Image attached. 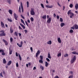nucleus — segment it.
Instances as JSON below:
<instances>
[{
	"label": "nucleus",
	"mask_w": 78,
	"mask_h": 78,
	"mask_svg": "<svg viewBox=\"0 0 78 78\" xmlns=\"http://www.w3.org/2000/svg\"><path fill=\"white\" fill-rule=\"evenodd\" d=\"M0 33H2L0 34V36L2 37V36H6V34L5 33V31L3 30H1Z\"/></svg>",
	"instance_id": "obj_1"
},
{
	"label": "nucleus",
	"mask_w": 78,
	"mask_h": 78,
	"mask_svg": "<svg viewBox=\"0 0 78 78\" xmlns=\"http://www.w3.org/2000/svg\"><path fill=\"white\" fill-rule=\"evenodd\" d=\"M76 56L74 55L73 57V58L71 59V64H73L75 61H76Z\"/></svg>",
	"instance_id": "obj_2"
},
{
	"label": "nucleus",
	"mask_w": 78,
	"mask_h": 78,
	"mask_svg": "<svg viewBox=\"0 0 78 78\" xmlns=\"http://www.w3.org/2000/svg\"><path fill=\"white\" fill-rule=\"evenodd\" d=\"M30 14L31 16H34L35 15V13L34 11V9H31V10L30 11Z\"/></svg>",
	"instance_id": "obj_3"
},
{
	"label": "nucleus",
	"mask_w": 78,
	"mask_h": 78,
	"mask_svg": "<svg viewBox=\"0 0 78 78\" xmlns=\"http://www.w3.org/2000/svg\"><path fill=\"white\" fill-rule=\"evenodd\" d=\"M0 52H2V56H5V54L4 52V50L3 49H0Z\"/></svg>",
	"instance_id": "obj_4"
},
{
	"label": "nucleus",
	"mask_w": 78,
	"mask_h": 78,
	"mask_svg": "<svg viewBox=\"0 0 78 78\" xmlns=\"http://www.w3.org/2000/svg\"><path fill=\"white\" fill-rule=\"evenodd\" d=\"M23 44V41H22L20 42V44L17 43V45H18L19 47H22V44Z\"/></svg>",
	"instance_id": "obj_5"
},
{
	"label": "nucleus",
	"mask_w": 78,
	"mask_h": 78,
	"mask_svg": "<svg viewBox=\"0 0 78 78\" xmlns=\"http://www.w3.org/2000/svg\"><path fill=\"white\" fill-rule=\"evenodd\" d=\"M51 18H49L47 20V23H51Z\"/></svg>",
	"instance_id": "obj_6"
},
{
	"label": "nucleus",
	"mask_w": 78,
	"mask_h": 78,
	"mask_svg": "<svg viewBox=\"0 0 78 78\" xmlns=\"http://www.w3.org/2000/svg\"><path fill=\"white\" fill-rule=\"evenodd\" d=\"M2 41L3 42H4V43H5V45H8V42L6 41L5 40V39H3L2 40Z\"/></svg>",
	"instance_id": "obj_7"
},
{
	"label": "nucleus",
	"mask_w": 78,
	"mask_h": 78,
	"mask_svg": "<svg viewBox=\"0 0 78 78\" xmlns=\"http://www.w3.org/2000/svg\"><path fill=\"white\" fill-rule=\"evenodd\" d=\"M14 16L15 19L16 20H17V18L18 17V16H17L16 15V13L14 14Z\"/></svg>",
	"instance_id": "obj_8"
},
{
	"label": "nucleus",
	"mask_w": 78,
	"mask_h": 78,
	"mask_svg": "<svg viewBox=\"0 0 78 78\" xmlns=\"http://www.w3.org/2000/svg\"><path fill=\"white\" fill-rule=\"evenodd\" d=\"M1 25L2 26V28H5V25L4 24V23L2 22H1Z\"/></svg>",
	"instance_id": "obj_9"
},
{
	"label": "nucleus",
	"mask_w": 78,
	"mask_h": 78,
	"mask_svg": "<svg viewBox=\"0 0 78 78\" xmlns=\"http://www.w3.org/2000/svg\"><path fill=\"white\" fill-rule=\"evenodd\" d=\"M40 54V51L39 50H38L37 51V53H36V57H37V56H38V55H39Z\"/></svg>",
	"instance_id": "obj_10"
},
{
	"label": "nucleus",
	"mask_w": 78,
	"mask_h": 78,
	"mask_svg": "<svg viewBox=\"0 0 78 78\" xmlns=\"http://www.w3.org/2000/svg\"><path fill=\"white\" fill-rule=\"evenodd\" d=\"M21 7L22 12H23V5L22 2H21Z\"/></svg>",
	"instance_id": "obj_11"
},
{
	"label": "nucleus",
	"mask_w": 78,
	"mask_h": 78,
	"mask_svg": "<svg viewBox=\"0 0 78 78\" xmlns=\"http://www.w3.org/2000/svg\"><path fill=\"white\" fill-rule=\"evenodd\" d=\"M74 27H75V29L78 30V25H77L76 24H75L74 25Z\"/></svg>",
	"instance_id": "obj_12"
},
{
	"label": "nucleus",
	"mask_w": 78,
	"mask_h": 78,
	"mask_svg": "<svg viewBox=\"0 0 78 78\" xmlns=\"http://www.w3.org/2000/svg\"><path fill=\"white\" fill-rule=\"evenodd\" d=\"M69 17L70 18H72V17L74 16V14H73V13L71 12V14H70Z\"/></svg>",
	"instance_id": "obj_13"
},
{
	"label": "nucleus",
	"mask_w": 78,
	"mask_h": 78,
	"mask_svg": "<svg viewBox=\"0 0 78 78\" xmlns=\"http://www.w3.org/2000/svg\"><path fill=\"white\" fill-rule=\"evenodd\" d=\"M57 41L59 43H60V44L61 43V39L60 38L58 37V38Z\"/></svg>",
	"instance_id": "obj_14"
},
{
	"label": "nucleus",
	"mask_w": 78,
	"mask_h": 78,
	"mask_svg": "<svg viewBox=\"0 0 78 78\" xmlns=\"http://www.w3.org/2000/svg\"><path fill=\"white\" fill-rule=\"evenodd\" d=\"M46 7H47V8H53V5L50 6V5H46Z\"/></svg>",
	"instance_id": "obj_15"
},
{
	"label": "nucleus",
	"mask_w": 78,
	"mask_h": 78,
	"mask_svg": "<svg viewBox=\"0 0 78 78\" xmlns=\"http://www.w3.org/2000/svg\"><path fill=\"white\" fill-rule=\"evenodd\" d=\"M11 63H12L11 61H9L7 63V66H10L11 64Z\"/></svg>",
	"instance_id": "obj_16"
},
{
	"label": "nucleus",
	"mask_w": 78,
	"mask_h": 78,
	"mask_svg": "<svg viewBox=\"0 0 78 78\" xmlns=\"http://www.w3.org/2000/svg\"><path fill=\"white\" fill-rule=\"evenodd\" d=\"M12 52V50H11V49L10 48L9 49V55H11Z\"/></svg>",
	"instance_id": "obj_17"
},
{
	"label": "nucleus",
	"mask_w": 78,
	"mask_h": 78,
	"mask_svg": "<svg viewBox=\"0 0 78 78\" xmlns=\"http://www.w3.org/2000/svg\"><path fill=\"white\" fill-rule=\"evenodd\" d=\"M48 58H49V59H51V56H50V52L48 53Z\"/></svg>",
	"instance_id": "obj_18"
},
{
	"label": "nucleus",
	"mask_w": 78,
	"mask_h": 78,
	"mask_svg": "<svg viewBox=\"0 0 78 78\" xmlns=\"http://www.w3.org/2000/svg\"><path fill=\"white\" fill-rule=\"evenodd\" d=\"M42 18L43 19H44V20H45V19H46V18H47V16L46 15H44L42 17Z\"/></svg>",
	"instance_id": "obj_19"
},
{
	"label": "nucleus",
	"mask_w": 78,
	"mask_h": 78,
	"mask_svg": "<svg viewBox=\"0 0 78 78\" xmlns=\"http://www.w3.org/2000/svg\"><path fill=\"white\" fill-rule=\"evenodd\" d=\"M20 25L22 27V28H23V30H24V29H25V26H24V25H23L21 23H20Z\"/></svg>",
	"instance_id": "obj_20"
},
{
	"label": "nucleus",
	"mask_w": 78,
	"mask_h": 78,
	"mask_svg": "<svg viewBox=\"0 0 78 78\" xmlns=\"http://www.w3.org/2000/svg\"><path fill=\"white\" fill-rule=\"evenodd\" d=\"M72 53L73 54V55H78V53H77V52L75 51L72 52Z\"/></svg>",
	"instance_id": "obj_21"
},
{
	"label": "nucleus",
	"mask_w": 78,
	"mask_h": 78,
	"mask_svg": "<svg viewBox=\"0 0 78 78\" xmlns=\"http://www.w3.org/2000/svg\"><path fill=\"white\" fill-rule=\"evenodd\" d=\"M65 25V23H61L60 26L61 27H63V26H64Z\"/></svg>",
	"instance_id": "obj_22"
},
{
	"label": "nucleus",
	"mask_w": 78,
	"mask_h": 78,
	"mask_svg": "<svg viewBox=\"0 0 78 78\" xmlns=\"http://www.w3.org/2000/svg\"><path fill=\"white\" fill-rule=\"evenodd\" d=\"M10 33H13V31H14V30L12 28H11V27L10 28Z\"/></svg>",
	"instance_id": "obj_23"
},
{
	"label": "nucleus",
	"mask_w": 78,
	"mask_h": 78,
	"mask_svg": "<svg viewBox=\"0 0 78 78\" xmlns=\"http://www.w3.org/2000/svg\"><path fill=\"white\" fill-rule=\"evenodd\" d=\"M9 12L10 14H12V11L11 9H9Z\"/></svg>",
	"instance_id": "obj_24"
},
{
	"label": "nucleus",
	"mask_w": 78,
	"mask_h": 78,
	"mask_svg": "<svg viewBox=\"0 0 78 78\" xmlns=\"http://www.w3.org/2000/svg\"><path fill=\"white\" fill-rule=\"evenodd\" d=\"M75 8L76 9H78V3H76V5H75Z\"/></svg>",
	"instance_id": "obj_25"
},
{
	"label": "nucleus",
	"mask_w": 78,
	"mask_h": 78,
	"mask_svg": "<svg viewBox=\"0 0 78 78\" xmlns=\"http://www.w3.org/2000/svg\"><path fill=\"white\" fill-rule=\"evenodd\" d=\"M7 2L9 4V5H11V0H7Z\"/></svg>",
	"instance_id": "obj_26"
},
{
	"label": "nucleus",
	"mask_w": 78,
	"mask_h": 78,
	"mask_svg": "<svg viewBox=\"0 0 78 78\" xmlns=\"http://www.w3.org/2000/svg\"><path fill=\"white\" fill-rule=\"evenodd\" d=\"M14 34L15 36H18V33L16 31L14 33Z\"/></svg>",
	"instance_id": "obj_27"
},
{
	"label": "nucleus",
	"mask_w": 78,
	"mask_h": 78,
	"mask_svg": "<svg viewBox=\"0 0 78 78\" xmlns=\"http://www.w3.org/2000/svg\"><path fill=\"white\" fill-rule=\"evenodd\" d=\"M21 22L22 23H23V24H24V25H25V22H24V21H23V20L21 19Z\"/></svg>",
	"instance_id": "obj_28"
},
{
	"label": "nucleus",
	"mask_w": 78,
	"mask_h": 78,
	"mask_svg": "<svg viewBox=\"0 0 78 78\" xmlns=\"http://www.w3.org/2000/svg\"><path fill=\"white\" fill-rule=\"evenodd\" d=\"M48 63L46 61L45 62V66L46 67H48Z\"/></svg>",
	"instance_id": "obj_29"
},
{
	"label": "nucleus",
	"mask_w": 78,
	"mask_h": 78,
	"mask_svg": "<svg viewBox=\"0 0 78 78\" xmlns=\"http://www.w3.org/2000/svg\"><path fill=\"white\" fill-rule=\"evenodd\" d=\"M8 21L10 22H12V20L11 19H10L9 18L7 19Z\"/></svg>",
	"instance_id": "obj_30"
},
{
	"label": "nucleus",
	"mask_w": 78,
	"mask_h": 78,
	"mask_svg": "<svg viewBox=\"0 0 78 78\" xmlns=\"http://www.w3.org/2000/svg\"><path fill=\"white\" fill-rule=\"evenodd\" d=\"M47 44H51V41H48L47 43Z\"/></svg>",
	"instance_id": "obj_31"
},
{
	"label": "nucleus",
	"mask_w": 78,
	"mask_h": 78,
	"mask_svg": "<svg viewBox=\"0 0 78 78\" xmlns=\"http://www.w3.org/2000/svg\"><path fill=\"white\" fill-rule=\"evenodd\" d=\"M3 62L4 64H6V60L5 59H4L3 60Z\"/></svg>",
	"instance_id": "obj_32"
},
{
	"label": "nucleus",
	"mask_w": 78,
	"mask_h": 78,
	"mask_svg": "<svg viewBox=\"0 0 78 78\" xmlns=\"http://www.w3.org/2000/svg\"><path fill=\"white\" fill-rule=\"evenodd\" d=\"M71 12V10H69L67 13L68 14V15H69V14H71V13H72V12Z\"/></svg>",
	"instance_id": "obj_33"
},
{
	"label": "nucleus",
	"mask_w": 78,
	"mask_h": 78,
	"mask_svg": "<svg viewBox=\"0 0 78 78\" xmlns=\"http://www.w3.org/2000/svg\"><path fill=\"white\" fill-rule=\"evenodd\" d=\"M19 12H21V8H20V5L19 9Z\"/></svg>",
	"instance_id": "obj_34"
},
{
	"label": "nucleus",
	"mask_w": 78,
	"mask_h": 78,
	"mask_svg": "<svg viewBox=\"0 0 78 78\" xmlns=\"http://www.w3.org/2000/svg\"><path fill=\"white\" fill-rule=\"evenodd\" d=\"M61 56V52L59 53L57 55V56L58 57H59V56Z\"/></svg>",
	"instance_id": "obj_35"
},
{
	"label": "nucleus",
	"mask_w": 78,
	"mask_h": 78,
	"mask_svg": "<svg viewBox=\"0 0 78 78\" xmlns=\"http://www.w3.org/2000/svg\"><path fill=\"white\" fill-rule=\"evenodd\" d=\"M39 62L40 63H41V64L43 63V61H42V60L41 59L40 60H39Z\"/></svg>",
	"instance_id": "obj_36"
},
{
	"label": "nucleus",
	"mask_w": 78,
	"mask_h": 78,
	"mask_svg": "<svg viewBox=\"0 0 78 78\" xmlns=\"http://www.w3.org/2000/svg\"><path fill=\"white\" fill-rule=\"evenodd\" d=\"M19 56L20 60V61H21L22 60V58H21V56H20V54H19Z\"/></svg>",
	"instance_id": "obj_37"
},
{
	"label": "nucleus",
	"mask_w": 78,
	"mask_h": 78,
	"mask_svg": "<svg viewBox=\"0 0 78 78\" xmlns=\"http://www.w3.org/2000/svg\"><path fill=\"white\" fill-rule=\"evenodd\" d=\"M69 33H72L73 32V30L72 29H71L69 31Z\"/></svg>",
	"instance_id": "obj_38"
},
{
	"label": "nucleus",
	"mask_w": 78,
	"mask_h": 78,
	"mask_svg": "<svg viewBox=\"0 0 78 78\" xmlns=\"http://www.w3.org/2000/svg\"><path fill=\"white\" fill-rule=\"evenodd\" d=\"M27 8H28V7H29V2H28V1L27 2Z\"/></svg>",
	"instance_id": "obj_39"
},
{
	"label": "nucleus",
	"mask_w": 78,
	"mask_h": 78,
	"mask_svg": "<svg viewBox=\"0 0 78 78\" xmlns=\"http://www.w3.org/2000/svg\"><path fill=\"white\" fill-rule=\"evenodd\" d=\"M12 41H13V39H12V37H10V42H12Z\"/></svg>",
	"instance_id": "obj_40"
},
{
	"label": "nucleus",
	"mask_w": 78,
	"mask_h": 78,
	"mask_svg": "<svg viewBox=\"0 0 78 78\" xmlns=\"http://www.w3.org/2000/svg\"><path fill=\"white\" fill-rule=\"evenodd\" d=\"M73 4H70L69 5V7H70L71 8H73Z\"/></svg>",
	"instance_id": "obj_41"
},
{
	"label": "nucleus",
	"mask_w": 78,
	"mask_h": 78,
	"mask_svg": "<svg viewBox=\"0 0 78 78\" xmlns=\"http://www.w3.org/2000/svg\"><path fill=\"white\" fill-rule=\"evenodd\" d=\"M68 56H69V55L67 54H66L64 55V57H68Z\"/></svg>",
	"instance_id": "obj_42"
},
{
	"label": "nucleus",
	"mask_w": 78,
	"mask_h": 78,
	"mask_svg": "<svg viewBox=\"0 0 78 78\" xmlns=\"http://www.w3.org/2000/svg\"><path fill=\"white\" fill-rule=\"evenodd\" d=\"M46 60H47V61H48V62H50V59L48 58H46Z\"/></svg>",
	"instance_id": "obj_43"
},
{
	"label": "nucleus",
	"mask_w": 78,
	"mask_h": 78,
	"mask_svg": "<svg viewBox=\"0 0 78 78\" xmlns=\"http://www.w3.org/2000/svg\"><path fill=\"white\" fill-rule=\"evenodd\" d=\"M60 20L61 22H63V20H62V18H60Z\"/></svg>",
	"instance_id": "obj_44"
},
{
	"label": "nucleus",
	"mask_w": 78,
	"mask_h": 78,
	"mask_svg": "<svg viewBox=\"0 0 78 78\" xmlns=\"http://www.w3.org/2000/svg\"><path fill=\"white\" fill-rule=\"evenodd\" d=\"M40 68H41V69H42V70H44V67L42 66H40Z\"/></svg>",
	"instance_id": "obj_45"
},
{
	"label": "nucleus",
	"mask_w": 78,
	"mask_h": 78,
	"mask_svg": "<svg viewBox=\"0 0 78 78\" xmlns=\"http://www.w3.org/2000/svg\"><path fill=\"white\" fill-rule=\"evenodd\" d=\"M73 75H70V76L68 78H73Z\"/></svg>",
	"instance_id": "obj_46"
},
{
	"label": "nucleus",
	"mask_w": 78,
	"mask_h": 78,
	"mask_svg": "<svg viewBox=\"0 0 78 78\" xmlns=\"http://www.w3.org/2000/svg\"><path fill=\"white\" fill-rule=\"evenodd\" d=\"M30 19H31V22H33V21L34 20V19H33V18L31 17L30 18Z\"/></svg>",
	"instance_id": "obj_47"
},
{
	"label": "nucleus",
	"mask_w": 78,
	"mask_h": 78,
	"mask_svg": "<svg viewBox=\"0 0 78 78\" xmlns=\"http://www.w3.org/2000/svg\"><path fill=\"white\" fill-rule=\"evenodd\" d=\"M41 5L43 8H44V4H41Z\"/></svg>",
	"instance_id": "obj_48"
},
{
	"label": "nucleus",
	"mask_w": 78,
	"mask_h": 78,
	"mask_svg": "<svg viewBox=\"0 0 78 78\" xmlns=\"http://www.w3.org/2000/svg\"><path fill=\"white\" fill-rule=\"evenodd\" d=\"M40 59L41 60L43 59V56L42 55L40 56Z\"/></svg>",
	"instance_id": "obj_49"
},
{
	"label": "nucleus",
	"mask_w": 78,
	"mask_h": 78,
	"mask_svg": "<svg viewBox=\"0 0 78 78\" xmlns=\"http://www.w3.org/2000/svg\"><path fill=\"white\" fill-rule=\"evenodd\" d=\"M74 26H73L72 27L70 28L71 29H73V30H75V27H74Z\"/></svg>",
	"instance_id": "obj_50"
},
{
	"label": "nucleus",
	"mask_w": 78,
	"mask_h": 78,
	"mask_svg": "<svg viewBox=\"0 0 78 78\" xmlns=\"http://www.w3.org/2000/svg\"><path fill=\"white\" fill-rule=\"evenodd\" d=\"M25 22L26 24L27 25V27H28V22H27V21H25Z\"/></svg>",
	"instance_id": "obj_51"
},
{
	"label": "nucleus",
	"mask_w": 78,
	"mask_h": 78,
	"mask_svg": "<svg viewBox=\"0 0 78 78\" xmlns=\"http://www.w3.org/2000/svg\"><path fill=\"white\" fill-rule=\"evenodd\" d=\"M0 76H2V77H3V75H2V72H1V73H0Z\"/></svg>",
	"instance_id": "obj_52"
},
{
	"label": "nucleus",
	"mask_w": 78,
	"mask_h": 78,
	"mask_svg": "<svg viewBox=\"0 0 78 78\" xmlns=\"http://www.w3.org/2000/svg\"><path fill=\"white\" fill-rule=\"evenodd\" d=\"M21 17H22V18L23 19H25V17H24L22 15H21Z\"/></svg>",
	"instance_id": "obj_53"
},
{
	"label": "nucleus",
	"mask_w": 78,
	"mask_h": 78,
	"mask_svg": "<svg viewBox=\"0 0 78 78\" xmlns=\"http://www.w3.org/2000/svg\"><path fill=\"white\" fill-rule=\"evenodd\" d=\"M18 34L19 37L22 36V34L21 33H19Z\"/></svg>",
	"instance_id": "obj_54"
},
{
	"label": "nucleus",
	"mask_w": 78,
	"mask_h": 78,
	"mask_svg": "<svg viewBox=\"0 0 78 78\" xmlns=\"http://www.w3.org/2000/svg\"><path fill=\"white\" fill-rule=\"evenodd\" d=\"M16 66L17 67H19V64H18V63H16Z\"/></svg>",
	"instance_id": "obj_55"
},
{
	"label": "nucleus",
	"mask_w": 78,
	"mask_h": 78,
	"mask_svg": "<svg viewBox=\"0 0 78 78\" xmlns=\"http://www.w3.org/2000/svg\"><path fill=\"white\" fill-rule=\"evenodd\" d=\"M57 19H59V16H57Z\"/></svg>",
	"instance_id": "obj_56"
},
{
	"label": "nucleus",
	"mask_w": 78,
	"mask_h": 78,
	"mask_svg": "<svg viewBox=\"0 0 78 78\" xmlns=\"http://www.w3.org/2000/svg\"><path fill=\"white\" fill-rule=\"evenodd\" d=\"M69 73L70 74H71L72 75H73V72H72V71H70Z\"/></svg>",
	"instance_id": "obj_57"
},
{
	"label": "nucleus",
	"mask_w": 78,
	"mask_h": 78,
	"mask_svg": "<svg viewBox=\"0 0 78 78\" xmlns=\"http://www.w3.org/2000/svg\"><path fill=\"white\" fill-rule=\"evenodd\" d=\"M19 29H20V30H23L20 26H19Z\"/></svg>",
	"instance_id": "obj_58"
},
{
	"label": "nucleus",
	"mask_w": 78,
	"mask_h": 78,
	"mask_svg": "<svg viewBox=\"0 0 78 78\" xmlns=\"http://www.w3.org/2000/svg\"><path fill=\"white\" fill-rule=\"evenodd\" d=\"M16 56L17 57L18 56V54L17 53V52H16Z\"/></svg>",
	"instance_id": "obj_59"
},
{
	"label": "nucleus",
	"mask_w": 78,
	"mask_h": 78,
	"mask_svg": "<svg viewBox=\"0 0 78 78\" xmlns=\"http://www.w3.org/2000/svg\"><path fill=\"white\" fill-rule=\"evenodd\" d=\"M57 4H58V6H60V7H61V5H60V4H59V2H58Z\"/></svg>",
	"instance_id": "obj_60"
},
{
	"label": "nucleus",
	"mask_w": 78,
	"mask_h": 78,
	"mask_svg": "<svg viewBox=\"0 0 78 78\" xmlns=\"http://www.w3.org/2000/svg\"><path fill=\"white\" fill-rule=\"evenodd\" d=\"M30 50H31L32 52H33V48L32 47H30Z\"/></svg>",
	"instance_id": "obj_61"
},
{
	"label": "nucleus",
	"mask_w": 78,
	"mask_h": 78,
	"mask_svg": "<svg viewBox=\"0 0 78 78\" xmlns=\"http://www.w3.org/2000/svg\"><path fill=\"white\" fill-rule=\"evenodd\" d=\"M54 78H59V77L58 76H56Z\"/></svg>",
	"instance_id": "obj_62"
},
{
	"label": "nucleus",
	"mask_w": 78,
	"mask_h": 78,
	"mask_svg": "<svg viewBox=\"0 0 78 78\" xmlns=\"http://www.w3.org/2000/svg\"><path fill=\"white\" fill-rule=\"evenodd\" d=\"M53 16L54 17H56V14L55 13H54Z\"/></svg>",
	"instance_id": "obj_63"
},
{
	"label": "nucleus",
	"mask_w": 78,
	"mask_h": 78,
	"mask_svg": "<svg viewBox=\"0 0 78 78\" xmlns=\"http://www.w3.org/2000/svg\"><path fill=\"white\" fill-rule=\"evenodd\" d=\"M24 32H25V33H27V30H25Z\"/></svg>",
	"instance_id": "obj_64"
}]
</instances>
